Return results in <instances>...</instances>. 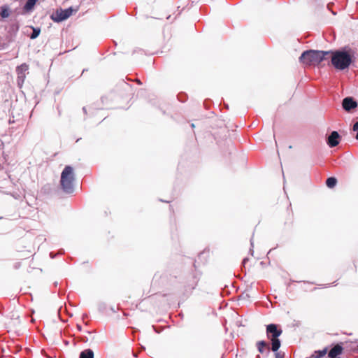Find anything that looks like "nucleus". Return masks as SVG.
I'll list each match as a JSON object with an SVG mask.
<instances>
[{
	"label": "nucleus",
	"instance_id": "f257e3e1",
	"mask_svg": "<svg viewBox=\"0 0 358 358\" xmlns=\"http://www.w3.org/2000/svg\"><path fill=\"white\" fill-rule=\"evenodd\" d=\"M330 52V51L306 50L301 54L299 61L306 66H318L323 60L327 59V56L329 55Z\"/></svg>",
	"mask_w": 358,
	"mask_h": 358
},
{
	"label": "nucleus",
	"instance_id": "f03ea898",
	"mask_svg": "<svg viewBox=\"0 0 358 358\" xmlns=\"http://www.w3.org/2000/svg\"><path fill=\"white\" fill-rule=\"evenodd\" d=\"M331 63L337 70L348 69L352 62V56L346 51H330Z\"/></svg>",
	"mask_w": 358,
	"mask_h": 358
},
{
	"label": "nucleus",
	"instance_id": "7ed1b4c3",
	"mask_svg": "<svg viewBox=\"0 0 358 358\" xmlns=\"http://www.w3.org/2000/svg\"><path fill=\"white\" fill-rule=\"evenodd\" d=\"M75 180V174L73 167L66 166L61 173L60 185L63 191L67 194L73 192V182Z\"/></svg>",
	"mask_w": 358,
	"mask_h": 358
},
{
	"label": "nucleus",
	"instance_id": "20e7f679",
	"mask_svg": "<svg viewBox=\"0 0 358 358\" xmlns=\"http://www.w3.org/2000/svg\"><path fill=\"white\" fill-rule=\"evenodd\" d=\"M266 332L267 338L271 341V350L277 352L281 345L278 337L282 334V330L277 324H270L266 326Z\"/></svg>",
	"mask_w": 358,
	"mask_h": 358
},
{
	"label": "nucleus",
	"instance_id": "39448f33",
	"mask_svg": "<svg viewBox=\"0 0 358 358\" xmlns=\"http://www.w3.org/2000/svg\"><path fill=\"white\" fill-rule=\"evenodd\" d=\"M343 343H337L329 351L328 357L329 358H341L339 356L343 353Z\"/></svg>",
	"mask_w": 358,
	"mask_h": 358
},
{
	"label": "nucleus",
	"instance_id": "423d86ee",
	"mask_svg": "<svg viewBox=\"0 0 358 358\" xmlns=\"http://www.w3.org/2000/svg\"><path fill=\"white\" fill-rule=\"evenodd\" d=\"M72 14L71 8H68L66 10H61L60 11H57L55 16H52V19L55 22H62L68 17H69Z\"/></svg>",
	"mask_w": 358,
	"mask_h": 358
},
{
	"label": "nucleus",
	"instance_id": "0eeeda50",
	"mask_svg": "<svg viewBox=\"0 0 358 358\" xmlns=\"http://www.w3.org/2000/svg\"><path fill=\"white\" fill-rule=\"evenodd\" d=\"M342 106L348 112L357 107V103L352 97H346L343 100Z\"/></svg>",
	"mask_w": 358,
	"mask_h": 358
},
{
	"label": "nucleus",
	"instance_id": "6e6552de",
	"mask_svg": "<svg viewBox=\"0 0 358 358\" xmlns=\"http://www.w3.org/2000/svg\"><path fill=\"white\" fill-rule=\"evenodd\" d=\"M341 136L339 134L334 131L331 133L327 138V144L329 147L334 148L339 144Z\"/></svg>",
	"mask_w": 358,
	"mask_h": 358
},
{
	"label": "nucleus",
	"instance_id": "1a4fd4ad",
	"mask_svg": "<svg viewBox=\"0 0 358 358\" xmlns=\"http://www.w3.org/2000/svg\"><path fill=\"white\" fill-rule=\"evenodd\" d=\"M256 346L259 352L261 354H264L265 352H266V353L268 354L270 352L269 344L264 341H258L256 343Z\"/></svg>",
	"mask_w": 358,
	"mask_h": 358
},
{
	"label": "nucleus",
	"instance_id": "9d476101",
	"mask_svg": "<svg viewBox=\"0 0 358 358\" xmlns=\"http://www.w3.org/2000/svg\"><path fill=\"white\" fill-rule=\"evenodd\" d=\"M328 352V348H324L322 350H316L314 353L310 357V358H322L324 357Z\"/></svg>",
	"mask_w": 358,
	"mask_h": 358
},
{
	"label": "nucleus",
	"instance_id": "9b49d317",
	"mask_svg": "<svg viewBox=\"0 0 358 358\" xmlns=\"http://www.w3.org/2000/svg\"><path fill=\"white\" fill-rule=\"evenodd\" d=\"M80 358H94V352L91 349H87L81 352Z\"/></svg>",
	"mask_w": 358,
	"mask_h": 358
},
{
	"label": "nucleus",
	"instance_id": "f8f14e48",
	"mask_svg": "<svg viewBox=\"0 0 358 358\" xmlns=\"http://www.w3.org/2000/svg\"><path fill=\"white\" fill-rule=\"evenodd\" d=\"M0 15L2 18H6L10 15V10L7 6H3L0 8Z\"/></svg>",
	"mask_w": 358,
	"mask_h": 358
},
{
	"label": "nucleus",
	"instance_id": "ddd939ff",
	"mask_svg": "<svg viewBox=\"0 0 358 358\" xmlns=\"http://www.w3.org/2000/svg\"><path fill=\"white\" fill-rule=\"evenodd\" d=\"M337 184V179L335 177L328 178L326 180V185L329 188H334Z\"/></svg>",
	"mask_w": 358,
	"mask_h": 358
},
{
	"label": "nucleus",
	"instance_id": "4468645a",
	"mask_svg": "<svg viewBox=\"0 0 358 358\" xmlns=\"http://www.w3.org/2000/svg\"><path fill=\"white\" fill-rule=\"evenodd\" d=\"M29 69V66L24 63L22 64H21L20 66H17V73H22L23 71H26Z\"/></svg>",
	"mask_w": 358,
	"mask_h": 358
},
{
	"label": "nucleus",
	"instance_id": "2eb2a0df",
	"mask_svg": "<svg viewBox=\"0 0 358 358\" xmlns=\"http://www.w3.org/2000/svg\"><path fill=\"white\" fill-rule=\"evenodd\" d=\"M39 34H40V29H34L30 38L31 39H34L38 36Z\"/></svg>",
	"mask_w": 358,
	"mask_h": 358
},
{
	"label": "nucleus",
	"instance_id": "dca6fc26",
	"mask_svg": "<svg viewBox=\"0 0 358 358\" xmlns=\"http://www.w3.org/2000/svg\"><path fill=\"white\" fill-rule=\"evenodd\" d=\"M352 129H353V131H357L355 138L357 140H358V122H357L354 124Z\"/></svg>",
	"mask_w": 358,
	"mask_h": 358
},
{
	"label": "nucleus",
	"instance_id": "f3484780",
	"mask_svg": "<svg viewBox=\"0 0 358 358\" xmlns=\"http://www.w3.org/2000/svg\"><path fill=\"white\" fill-rule=\"evenodd\" d=\"M275 357V358H284V355L280 352H276Z\"/></svg>",
	"mask_w": 358,
	"mask_h": 358
},
{
	"label": "nucleus",
	"instance_id": "a211bd4d",
	"mask_svg": "<svg viewBox=\"0 0 358 358\" xmlns=\"http://www.w3.org/2000/svg\"><path fill=\"white\" fill-rule=\"evenodd\" d=\"M248 259H246V258L243 259V266H245V264H246V262H248Z\"/></svg>",
	"mask_w": 358,
	"mask_h": 358
},
{
	"label": "nucleus",
	"instance_id": "6ab92c4d",
	"mask_svg": "<svg viewBox=\"0 0 358 358\" xmlns=\"http://www.w3.org/2000/svg\"><path fill=\"white\" fill-rule=\"evenodd\" d=\"M197 283V279H196L193 283V287H194L196 285Z\"/></svg>",
	"mask_w": 358,
	"mask_h": 358
},
{
	"label": "nucleus",
	"instance_id": "aec40b11",
	"mask_svg": "<svg viewBox=\"0 0 358 358\" xmlns=\"http://www.w3.org/2000/svg\"><path fill=\"white\" fill-rule=\"evenodd\" d=\"M309 358H310V357H309Z\"/></svg>",
	"mask_w": 358,
	"mask_h": 358
}]
</instances>
